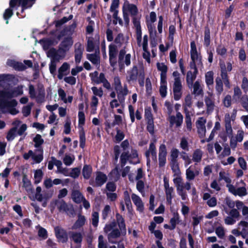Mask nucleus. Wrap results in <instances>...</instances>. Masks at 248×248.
<instances>
[{
	"instance_id": "nucleus-8",
	"label": "nucleus",
	"mask_w": 248,
	"mask_h": 248,
	"mask_svg": "<svg viewBox=\"0 0 248 248\" xmlns=\"http://www.w3.org/2000/svg\"><path fill=\"white\" fill-rule=\"evenodd\" d=\"M168 120L170 123V127H172L175 125L176 127H180L183 122V116L180 112H177L176 116L170 115Z\"/></svg>"
},
{
	"instance_id": "nucleus-52",
	"label": "nucleus",
	"mask_w": 248,
	"mask_h": 248,
	"mask_svg": "<svg viewBox=\"0 0 248 248\" xmlns=\"http://www.w3.org/2000/svg\"><path fill=\"white\" fill-rule=\"evenodd\" d=\"M179 151L176 148H172L170 151V161L178 160V157L179 155Z\"/></svg>"
},
{
	"instance_id": "nucleus-7",
	"label": "nucleus",
	"mask_w": 248,
	"mask_h": 248,
	"mask_svg": "<svg viewBox=\"0 0 248 248\" xmlns=\"http://www.w3.org/2000/svg\"><path fill=\"white\" fill-rule=\"evenodd\" d=\"M167 155V147L164 144H161L159 147L158 165L160 168L163 167L166 163Z\"/></svg>"
},
{
	"instance_id": "nucleus-34",
	"label": "nucleus",
	"mask_w": 248,
	"mask_h": 248,
	"mask_svg": "<svg viewBox=\"0 0 248 248\" xmlns=\"http://www.w3.org/2000/svg\"><path fill=\"white\" fill-rule=\"evenodd\" d=\"M71 237L76 244H80L82 242L83 236L80 232H71Z\"/></svg>"
},
{
	"instance_id": "nucleus-39",
	"label": "nucleus",
	"mask_w": 248,
	"mask_h": 248,
	"mask_svg": "<svg viewBox=\"0 0 248 248\" xmlns=\"http://www.w3.org/2000/svg\"><path fill=\"white\" fill-rule=\"evenodd\" d=\"M198 73H192L191 71H188L187 72L186 77V81L187 84H192L193 81L196 78V76Z\"/></svg>"
},
{
	"instance_id": "nucleus-3",
	"label": "nucleus",
	"mask_w": 248,
	"mask_h": 248,
	"mask_svg": "<svg viewBox=\"0 0 248 248\" xmlns=\"http://www.w3.org/2000/svg\"><path fill=\"white\" fill-rule=\"evenodd\" d=\"M172 76L174 77V82L173 85L174 99L178 101L180 99L182 95V85L180 78V74L177 71H174Z\"/></svg>"
},
{
	"instance_id": "nucleus-29",
	"label": "nucleus",
	"mask_w": 248,
	"mask_h": 248,
	"mask_svg": "<svg viewBox=\"0 0 248 248\" xmlns=\"http://www.w3.org/2000/svg\"><path fill=\"white\" fill-rule=\"evenodd\" d=\"M14 8H11L9 6V8L5 9L3 14V18L6 21V24L9 23V20L14 15L13 10Z\"/></svg>"
},
{
	"instance_id": "nucleus-49",
	"label": "nucleus",
	"mask_w": 248,
	"mask_h": 248,
	"mask_svg": "<svg viewBox=\"0 0 248 248\" xmlns=\"http://www.w3.org/2000/svg\"><path fill=\"white\" fill-rule=\"evenodd\" d=\"M180 154L181 158L185 161V167H186L187 165L190 164L192 163L191 159L189 158L187 154L185 152L182 151Z\"/></svg>"
},
{
	"instance_id": "nucleus-51",
	"label": "nucleus",
	"mask_w": 248,
	"mask_h": 248,
	"mask_svg": "<svg viewBox=\"0 0 248 248\" xmlns=\"http://www.w3.org/2000/svg\"><path fill=\"white\" fill-rule=\"evenodd\" d=\"M147 27L149 33V35L151 38L153 37L154 39L156 36V31L155 30V27L150 24V25H147Z\"/></svg>"
},
{
	"instance_id": "nucleus-35",
	"label": "nucleus",
	"mask_w": 248,
	"mask_h": 248,
	"mask_svg": "<svg viewBox=\"0 0 248 248\" xmlns=\"http://www.w3.org/2000/svg\"><path fill=\"white\" fill-rule=\"evenodd\" d=\"M202 152L200 149L195 150L192 155V160L194 162H200L202 158Z\"/></svg>"
},
{
	"instance_id": "nucleus-22",
	"label": "nucleus",
	"mask_w": 248,
	"mask_h": 248,
	"mask_svg": "<svg viewBox=\"0 0 248 248\" xmlns=\"http://www.w3.org/2000/svg\"><path fill=\"white\" fill-rule=\"evenodd\" d=\"M215 89L217 94L220 95L223 91V83L222 79L219 77H217L215 79Z\"/></svg>"
},
{
	"instance_id": "nucleus-42",
	"label": "nucleus",
	"mask_w": 248,
	"mask_h": 248,
	"mask_svg": "<svg viewBox=\"0 0 248 248\" xmlns=\"http://www.w3.org/2000/svg\"><path fill=\"white\" fill-rule=\"evenodd\" d=\"M146 129L147 131L152 135L155 134V125L154 120L146 121Z\"/></svg>"
},
{
	"instance_id": "nucleus-36",
	"label": "nucleus",
	"mask_w": 248,
	"mask_h": 248,
	"mask_svg": "<svg viewBox=\"0 0 248 248\" xmlns=\"http://www.w3.org/2000/svg\"><path fill=\"white\" fill-rule=\"evenodd\" d=\"M170 166L172 172L174 173V175L180 174V170L178 160L170 161Z\"/></svg>"
},
{
	"instance_id": "nucleus-18",
	"label": "nucleus",
	"mask_w": 248,
	"mask_h": 248,
	"mask_svg": "<svg viewBox=\"0 0 248 248\" xmlns=\"http://www.w3.org/2000/svg\"><path fill=\"white\" fill-rule=\"evenodd\" d=\"M85 222V217L83 215L79 214L78 216V219L76 221L75 223L72 226V229L74 230L79 229L80 228L82 227L84 225Z\"/></svg>"
},
{
	"instance_id": "nucleus-17",
	"label": "nucleus",
	"mask_w": 248,
	"mask_h": 248,
	"mask_svg": "<svg viewBox=\"0 0 248 248\" xmlns=\"http://www.w3.org/2000/svg\"><path fill=\"white\" fill-rule=\"evenodd\" d=\"M38 94L36 96V101L37 103H42L45 100V90L44 85L42 84L38 85L37 87Z\"/></svg>"
},
{
	"instance_id": "nucleus-21",
	"label": "nucleus",
	"mask_w": 248,
	"mask_h": 248,
	"mask_svg": "<svg viewBox=\"0 0 248 248\" xmlns=\"http://www.w3.org/2000/svg\"><path fill=\"white\" fill-rule=\"evenodd\" d=\"M211 43L210 30L207 26L205 27L204 31L203 45L205 47H208Z\"/></svg>"
},
{
	"instance_id": "nucleus-25",
	"label": "nucleus",
	"mask_w": 248,
	"mask_h": 248,
	"mask_svg": "<svg viewBox=\"0 0 248 248\" xmlns=\"http://www.w3.org/2000/svg\"><path fill=\"white\" fill-rule=\"evenodd\" d=\"M33 141L34 142V147L37 148H41L40 151L41 152H43V151L41 145L44 143V140L42 139V136L40 134H36L33 139Z\"/></svg>"
},
{
	"instance_id": "nucleus-44",
	"label": "nucleus",
	"mask_w": 248,
	"mask_h": 248,
	"mask_svg": "<svg viewBox=\"0 0 248 248\" xmlns=\"http://www.w3.org/2000/svg\"><path fill=\"white\" fill-rule=\"evenodd\" d=\"M120 160H124L125 161H128L129 163L133 164H136L137 163H140V161H137L136 162H133L132 160L130 159L129 156V152H124L121 155Z\"/></svg>"
},
{
	"instance_id": "nucleus-62",
	"label": "nucleus",
	"mask_w": 248,
	"mask_h": 248,
	"mask_svg": "<svg viewBox=\"0 0 248 248\" xmlns=\"http://www.w3.org/2000/svg\"><path fill=\"white\" fill-rule=\"evenodd\" d=\"M176 32V29L174 25H171L169 27V39H170L171 41L172 42L174 39V35L175 33Z\"/></svg>"
},
{
	"instance_id": "nucleus-28",
	"label": "nucleus",
	"mask_w": 248,
	"mask_h": 248,
	"mask_svg": "<svg viewBox=\"0 0 248 248\" xmlns=\"http://www.w3.org/2000/svg\"><path fill=\"white\" fill-rule=\"evenodd\" d=\"M92 172V168L90 165H85L82 169V175L85 179H89Z\"/></svg>"
},
{
	"instance_id": "nucleus-32",
	"label": "nucleus",
	"mask_w": 248,
	"mask_h": 248,
	"mask_svg": "<svg viewBox=\"0 0 248 248\" xmlns=\"http://www.w3.org/2000/svg\"><path fill=\"white\" fill-rule=\"evenodd\" d=\"M73 15H70L68 17H67L66 16H64L60 20L54 21V23L55 24V27L56 28L60 27L64 23H65L67 22H68V21L71 20L73 18Z\"/></svg>"
},
{
	"instance_id": "nucleus-61",
	"label": "nucleus",
	"mask_w": 248,
	"mask_h": 248,
	"mask_svg": "<svg viewBox=\"0 0 248 248\" xmlns=\"http://www.w3.org/2000/svg\"><path fill=\"white\" fill-rule=\"evenodd\" d=\"M195 174L192 170H190V168L186 170V178L187 180L190 181L193 180L195 177Z\"/></svg>"
},
{
	"instance_id": "nucleus-33",
	"label": "nucleus",
	"mask_w": 248,
	"mask_h": 248,
	"mask_svg": "<svg viewBox=\"0 0 248 248\" xmlns=\"http://www.w3.org/2000/svg\"><path fill=\"white\" fill-rule=\"evenodd\" d=\"M96 51L95 53L88 54L87 55V59L93 64H98L100 63V56L96 54Z\"/></svg>"
},
{
	"instance_id": "nucleus-24",
	"label": "nucleus",
	"mask_w": 248,
	"mask_h": 248,
	"mask_svg": "<svg viewBox=\"0 0 248 248\" xmlns=\"http://www.w3.org/2000/svg\"><path fill=\"white\" fill-rule=\"evenodd\" d=\"M132 200L134 203L139 209L142 210L143 208V204L140 197L135 194H132L131 195Z\"/></svg>"
},
{
	"instance_id": "nucleus-41",
	"label": "nucleus",
	"mask_w": 248,
	"mask_h": 248,
	"mask_svg": "<svg viewBox=\"0 0 248 248\" xmlns=\"http://www.w3.org/2000/svg\"><path fill=\"white\" fill-rule=\"evenodd\" d=\"M127 8L132 17L137 16L138 9L136 5L134 4H128Z\"/></svg>"
},
{
	"instance_id": "nucleus-15",
	"label": "nucleus",
	"mask_w": 248,
	"mask_h": 248,
	"mask_svg": "<svg viewBox=\"0 0 248 248\" xmlns=\"http://www.w3.org/2000/svg\"><path fill=\"white\" fill-rule=\"evenodd\" d=\"M214 72L209 71L205 74V81L208 89L212 90L214 84Z\"/></svg>"
},
{
	"instance_id": "nucleus-12",
	"label": "nucleus",
	"mask_w": 248,
	"mask_h": 248,
	"mask_svg": "<svg viewBox=\"0 0 248 248\" xmlns=\"http://www.w3.org/2000/svg\"><path fill=\"white\" fill-rule=\"evenodd\" d=\"M128 75L126 76V80L128 82L131 81H135L139 77V72H138V68L137 65H134L133 67L127 71Z\"/></svg>"
},
{
	"instance_id": "nucleus-64",
	"label": "nucleus",
	"mask_w": 248,
	"mask_h": 248,
	"mask_svg": "<svg viewBox=\"0 0 248 248\" xmlns=\"http://www.w3.org/2000/svg\"><path fill=\"white\" fill-rule=\"evenodd\" d=\"M216 51L218 55L223 56L226 54L227 49L224 46L219 45L217 47Z\"/></svg>"
},
{
	"instance_id": "nucleus-45",
	"label": "nucleus",
	"mask_w": 248,
	"mask_h": 248,
	"mask_svg": "<svg viewBox=\"0 0 248 248\" xmlns=\"http://www.w3.org/2000/svg\"><path fill=\"white\" fill-rule=\"evenodd\" d=\"M203 93L202 89L200 88V84L198 81H196L193 85V93L196 95H199Z\"/></svg>"
},
{
	"instance_id": "nucleus-20",
	"label": "nucleus",
	"mask_w": 248,
	"mask_h": 248,
	"mask_svg": "<svg viewBox=\"0 0 248 248\" xmlns=\"http://www.w3.org/2000/svg\"><path fill=\"white\" fill-rule=\"evenodd\" d=\"M69 69L70 65L67 62H65L63 63V64L58 69V74L57 76L58 78L59 79H62L63 78V76L64 75H66L65 74H64V72L67 71Z\"/></svg>"
},
{
	"instance_id": "nucleus-4",
	"label": "nucleus",
	"mask_w": 248,
	"mask_h": 248,
	"mask_svg": "<svg viewBox=\"0 0 248 248\" xmlns=\"http://www.w3.org/2000/svg\"><path fill=\"white\" fill-rule=\"evenodd\" d=\"M17 105V102L15 99L0 101V109L1 111L4 112V109L7 108L8 112L13 115H16L19 112V111L16 108Z\"/></svg>"
},
{
	"instance_id": "nucleus-16",
	"label": "nucleus",
	"mask_w": 248,
	"mask_h": 248,
	"mask_svg": "<svg viewBox=\"0 0 248 248\" xmlns=\"http://www.w3.org/2000/svg\"><path fill=\"white\" fill-rule=\"evenodd\" d=\"M82 193L78 190L73 189L71 192V198L73 202L76 203H80L84 199Z\"/></svg>"
},
{
	"instance_id": "nucleus-27",
	"label": "nucleus",
	"mask_w": 248,
	"mask_h": 248,
	"mask_svg": "<svg viewBox=\"0 0 248 248\" xmlns=\"http://www.w3.org/2000/svg\"><path fill=\"white\" fill-rule=\"evenodd\" d=\"M22 182L23 186L25 188L27 191L29 192L32 190V186L31 184V182L28 179L26 174L23 175Z\"/></svg>"
},
{
	"instance_id": "nucleus-10",
	"label": "nucleus",
	"mask_w": 248,
	"mask_h": 248,
	"mask_svg": "<svg viewBox=\"0 0 248 248\" xmlns=\"http://www.w3.org/2000/svg\"><path fill=\"white\" fill-rule=\"evenodd\" d=\"M77 22L74 21L71 25L64 27L57 35V38L60 40L63 36L66 35H69L71 36L77 27Z\"/></svg>"
},
{
	"instance_id": "nucleus-38",
	"label": "nucleus",
	"mask_w": 248,
	"mask_h": 248,
	"mask_svg": "<svg viewBox=\"0 0 248 248\" xmlns=\"http://www.w3.org/2000/svg\"><path fill=\"white\" fill-rule=\"evenodd\" d=\"M43 176V172L40 169L37 170L34 172V183L37 185L40 183L42 181Z\"/></svg>"
},
{
	"instance_id": "nucleus-19",
	"label": "nucleus",
	"mask_w": 248,
	"mask_h": 248,
	"mask_svg": "<svg viewBox=\"0 0 248 248\" xmlns=\"http://www.w3.org/2000/svg\"><path fill=\"white\" fill-rule=\"evenodd\" d=\"M47 56L48 57H51L52 61H59L61 57V54H59L58 51L55 48H51L47 52Z\"/></svg>"
},
{
	"instance_id": "nucleus-9",
	"label": "nucleus",
	"mask_w": 248,
	"mask_h": 248,
	"mask_svg": "<svg viewBox=\"0 0 248 248\" xmlns=\"http://www.w3.org/2000/svg\"><path fill=\"white\" fill-rule=\"evenodd\" d=\"M109 48V61L111 66L114 67L117 64V48L115 45L111 44Z\"/></svg>"
},
{
	"instance_id": "nucleus-26",
	"label": "nucleus",
	"mask_w": 248,
	"mask_h": 248,
	"mask_svg": "<svg viewBox=\"0 0 248 248\" xmlns=\"http://www.w3.org/2000/svg\"><path fill=\"white\" fill-rule=\"evenodd\" d=\"M122 235L121 231L118 228L113 229L108 234V238L109 241H110L111 239H116Z\"/></svg>"
},
{
	"instance_id": "nucleus-13",
	"label": "nucleus",
	"mask_w": 248,
	"mask_h": 248,
	"mask_svg": "<svg viewBox=\"0 0 248 248\" xmlns=\"http://www.w3.org/2000/svg\"><path fill=\"white\" fill-rule=\"evenodd\" d=\"M116 219L119 228L121 231L122 235L125 236L126 234V228L124 218L121 215L117 213L116 214Z\"/></svg>"
},
{
	"instance_id": "nucleus-23",
	"label": "nucleus",
	"mask_w": 248,
	"mask_h": 248,
	"mask_svg": "<svg viewBox=\"0 0 248 248\" xmlns=\"http://www.w3.org/2000/svg\"><path fill=\"white\" fill-rule=\"evenodd\" d=\"M184 112L186 114L185 116V122L186 124V126L188 131H191L192 129V122L191 118L189 114V112L186 107H185Z\"/></svg>"
},
{
	"instance_id": "nucleus-56",
	"label": "nucleus",
	"mask_w": 248,
	"mask_h": 248,
	"mask_svg": "<svg viewBox=\"0 0 248 248\" xmlns=\"http://www.w3.org/2000/svg\"><path fill=\"white\" fill-rule=\"evenodd\" d=\"M74 160V156L72 157L69 155H66L63 159V162L65 165L70 166L73 163Z\"/></svg>"
},
{
	"instance_id": "nucleus-43",
	"label": "nucleus",
	"mask_w": 248,
	"mask_h": 248,
	"mask_svg": "<svg viewBox=\"0 0 248 248\" xmlns=\"http://www.w3.org/2000/svg\"><path fill=\"white\" fill-rule=\"evenodd\" d=\"M16 129V127H14L9 130L6 136V139L8 141H12L15 139Z\"/></svg>"
},
{
	"instance_id": "nucleus-5",
	"label": "nucleus",
	"mask_w": 248,
	"mask_h": 248,
	"mask_svg": "<svg viewBox=\"0 0 248 248\" xmlns=\"http://www.w3.org/2000/svg\"><path fill=\"white\" fill-rule=\"evenodd\" d=\"M51 204H54V207L57 206L59 212H64L69 213L71 215L75 214V210L73 205L70 204L69 206L63 200H55L53 202H51Z\"/></svg>"
},
{
	"instance_id": "nucleus-6",
	"label": "nucleus",
	"mask_w": 248,
	"mask_h": 248,
	"mask_svg": "<svg viewBox=\"0 0 248 248\" xmlns=\"http://www.w3.org/2000/svg\"><path fill=\"white\" fill-rule=\"evenodd\" d=\"M73 41L71 36L65 37L61 42L58 52L62 57L65 56L66 53L68 51L73 45Z\"/></svg>"
},
{
	"instance_id": "nucleus-14",
	"label": "nucleus",
	"mask_w": 248,
	"mask_h": 248,
	"mask_svg": "<svg viewBox=\"0 0 248 248\" xmlns=\"http://www.w3.org/2000/svg\"><path fill=\"white\" fill-rule=\"evenodd\" d=\"M107 180V177L105 174L101 171L97 172L95 177V186L100 187L104 185Z\"/></svg>"
},
{
	"instance_id": "nucleus-59",
	"label": "nucleus",
	"mask_w": 248,
	"mask_h": 248,
	"mask_svg": "<svg viewBox=\"0 0 248 248\" xmlns=\"http://www.w3.org/2000/svg\"><path fill=\"white\" fill-rule=\"evenodd\" d=\"M223 180L227 183V184H231L232 182L231 179L225 175V172L220 171L219 173V180Z\"/></svg>"
},
{
	"instance_id": "nucleus-2",
	"label": "nucleus",
	"mask_w": 248,
	"mask_h": 248,
	"mask_svg": "<svg viewBox=\"0 0 248 248\" xmlns=\"http://www.w3.org/2000/svg\"><path fill=\"white\" fill-rule=\"evenodd\" d=\"M23 93V90L22 86H18L13 89L0 90V101L1 100H9V99L22 95Z\"/></svg>"
},
{
	"instance_id": "nucleus-11",
	"label": "nucleus",
	"mask_w": 248,
	"mask_h": 248,
	"mask_svg": "<svg viewBox=\"0 0 248 248\" xmlns=\"http://www.w3.org/2000/svg\"><path fill=\"white\" fill-rule=\"evenodd\" d=\"M55 235L56 238L62 243H66L68 241V234L64 229L59 227L55 228Z\"/></svg>"
},
{
	"instance_id": "nucleus-37",
	"label": "nucleus",
	"mask_w": 248,
	"mask_h": 248,
	"mask_svg": "<svg viewBox=\"0 0 248 248\" xmlns=\"http://www.w3.org/2000/svg\"><path fill=\"white\" fill-rule=\"evenodd\" d=\"M220 77L222 81L229 79V77L226 70V65L224 63L220 64Z\"/></svg>"
},
{
	"instance_id": "nucleus-53",
	"label": "nucleus",
	"mask_w": 248,
	"mask_h": 248,
	"mask_svg": "<svg viewBox=\"0 0 248 248\" xmlns=\"http://www.w3.org/2000/svg\"><path fill=\"white\" fill-rule=\"evenodd\" d=\"M80 173V169L78 168H73L69 174V176L70 177L76 179L78 177L79 174Z\"/></svg>"
},
{
	"instance_id": "nucleus-48",
	"label": "nucleus",
	"mask_w": 248,
	"mask_h": 248,
	"mask_svg": "<svg viewBox=\"0 0 248 248\" xmlns=\"http://www.w3.org/2000/svg\"><path fill=\"white\" fill-rule=\"evenodd\" d=\"M114 82L113 85L114 87L115 91H118L119 89H121L122 88V85L121 83L120 78L119 76H115L114 78Z\"/></svg>"
},
{
	"instance_id": "nucleus-47",
	"label": "nucleus",
	"mask_w": 248,
	"mask_h": 248,
	"mask_svg": "<svg viewBox=\"0 0 248 248\" xmlns=\"http://www.w3.org/2000/svg\"><path fill=\"white\" fill-rule=\"evenodd\" d=\"M145 73L143 69L140 70L139 74L138 82L140 86L143 87L144 85Z\"/></svg>"
},
{
	"instance_id": "nucleus-1",
	"label": "nucleus",
	"mask_w": 248,
	"mask_h": 248,
	"mask_svg": "<svg viewBox=\"0 0 248 248\" xmlns=\"http://www.w3.org/2000/svg\"><path fill=\"white\" fill-rule=\"evenodd\" d=\"M190 57L191 62H190V67L194 70V73H198V70L196 66V62L198 64H202V58L200 54L198 53L196 43L194 41L190 43Z\"/></svg>"
},
{
	"instance_id": "nucleus-57",
	"label": "nucleus",
	"mask_w": 248,
	"mask_h": 248,
	"mask_svg": "<svg viewBox=\"0 0 248 248\" xmlns=\"http://www.w3.org/2000/svg\"><path fill=\"white\" fill-rule=\"evenodd\" d=\"M92 90L94 94V96H98L100 97H102L103 95V91L102 88H99L98 89L96 87H92Z\"/></svg>"
},
{
	"instance_id": "nucleus-58",
	"label": "nucleus",
	"mask_w": 248,
	"mask_h": 248,
	"mask_svg": "<svg viewBox=\"0 0 248 248\" xmlns=\"http://www.w3.org/2000/svg\"><path fill=\"white\" fill-rule=\"evenodd\" d=\"M192 97L190 94H188L185 98V103L184 104V108H190L192 106Z\"/></svg>"
},
{
	"instance_id": "nucleus-63",
	"label": "nucleus",
	"mask_w": 248,
	"mask_h": 248,
	"mask_svg": "<svg viewBox=\"0 0 248 248\" xmlns=\"http://www.w3.org/2000/svg\"><path fill=\"white\" fill-rule=\"evenodd\" d=\"M241 88L245 93L248 92V79L247 77H245L242 79Z\"/></svg>"
},
{
	"instance_id": "nucleus-46",
	"label": "nucleus",
	"mask_w": 248,
	"mask_h": 248,
	"mask_svg": "<svg viewBox=\"0 0 248 248\" xmlns=\"http://www.w3.org/2000/svg\"><path fill=\"white\" fill-rule=\"evenodd\" d=\"M157 69L159 71H161L160 74H167L168 68L166 65L163 62H157L156 63Z\"/></svg>"
},
{
	"instance_id": "nucleus-30",
	"label": "nucleus",
	"mask_w": 248,
	"mask_h": 248,
	"mask_svg": "<svg viewBox=\"0 0 248 248\" xmlns=\"http://www.w3.org/2000/svg\"><path fill=\"white\" fill-rule=\"evenodd\" d=\"M167 203L169 205H170L172 203V200L173 198V193H174V188L172 187H170V188L165 190Z\"/></svg>"
},
{
	"instance_id": "nucleus-40",
	"label": "nucleus",
	"mask_w": 248,
	"mask_h": 248,
	"mask_svg": "<svg viewBox=\"0 0 248 248\" xmlns=\"http://www.w3.org/2000/svg\"><path fill=\"white\" fill-rule=\"evenodd\" d=\"M205 105L207 107V111H212L214 109V102L210 96H205L204 99Z\"/></svg>"
},
{
	"instance_id": "nucleus-55",
	"label": "nucleus",
	"mask_w": 248,
	"mask_h": 248,
	"mask_svg": "<svg viewBox=\"0 0 248 248\" xmlns=\"http://www.w3.org/2000/svg\"><path fill=\"white\" fill-rule=\"evenodd\" d=\"M180 145L183 150L186 151L189 150L188 143L186 138L182 137L181 138Z\"/></svg>"
},
{
	"instance_id": "nucleus-60",
	"label": "nucleus",
	"mask_w": 248,
	"mask_h": 248,
	"mask_svg": "<svg viewBox=\"0 0 248 248\" xmlns=\"http://www.w3.org/2000/svg\"><path fill=\"white\" fill-rule=\"evenodd\" d=\"M144 117L146 121L154 120L153 116L152 113L151 108H149L145 109Z\"/></svg>"
},
{
	"instance_id": "nucleus-50",
	"label": "nucleus",
	"mask_w": 248,
	"mask_h": 248,
	"mask_svg": "<svg viewBox=\"0 0 248 248\" xmlns=\"http://www.w3.org/2000/svg\"><path fill=\"white\" fill-rule=\"evenodd\" d=\"M247 195V189L245 186H242L236 188L235 196L243 197Z\"/></svg>"
},
{
	"instance_id": "nucleus-54",
	"label": "nucleus",
	"mask_w": 248,
	"mask_h": 248,
	"mask_svg": "<svg viewBox=\"0 0 248 248\" xmlns=\"http://www.w3.org/2000/svg\"><path fill=\"white\" fill-rule=\"evenodd\" d=\"M124 40V34L122 33H119L117 34L114 39V43L121 46Z\"/></svg>"
},
{
	"instance_id": "nucleus-31",
	"label": "nucleus",
	"mask_w": 248,
	"mask_h": 248,
	"mask_svg": "<svg viewBox=\"0 0 248 248\" xmlns=\"http://www.w3.org/2000/svg\"><path fill=\"white\" fill-rule=\"evenodd\" d=\"M173 217L170 218V223L172 229H175L177 224L180 222V216L178 212L174 213Z\"/></svg>"
}]
</instances>
